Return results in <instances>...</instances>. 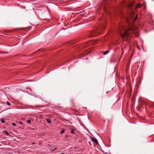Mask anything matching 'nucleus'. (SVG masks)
<instances>
[{
	"label": "nucleus",
	"mask_w": 154,
	"mask_h": 154,
	"mask_svg": "<svg viewBox=\"0 0 154 154\" xmlns=\"http://www.w3.org/2000/svg\"><path fill=\"white\" fill-rule=\"evenodd\" d=\"M4 31V32H8V31L6 30H5V31Z\"/></svg>",
	"instance_id": "nucleus-22"
},
{
	"label": "nucleus",
	"mask_w": 154,
	"mask_h": 154,
	"mask_svg": "<svg viewBox=\"0 0 154 154\" xmlns=\"http://www.w3.org/2000/svg\"><path fill=\"white\" fill-rule=\"evenodd\" d=\"M91 138L92 142H93L94 144L95 143L96 144H97L98 141L96 138L94 137H91Z\"/></svg>",
	"instance_id": "nucleus-6"
},
{
	"label": "nucleus",
	"mask_w": 154,
	"mask_h": 154,
	"mask_svg": "<svg viewBox=\"0 0 154 154\" xmlns=\"http://www.w3.org/2000/svg\"><path fill=\"white\" fill-rule=\"evenodd\" d=\"M1 121H2V123H5V122L4 120V119H2L1 120Z\"/></svg>",
	"instance_id": "nucleus-17"
},
{
	"label": "nucleus",
	"mask_w": 154,
	"mask_h": 154,
	"mask_svg": "<svg viewBox=\"0 0 154 154\" xmlns=\"http://www.w3.org/2000/svg\"><path fill=\"white\" fill-rule=\"evenodd\" d=\"M3 133L4 134H6L8 135H9V134L8 133V132L7 131H3Z\"/></svg>",
	"instance_id": "nucleus-8"
},
{
	"label": "nucleus",
	"mask_w": 154,
	"mask_h": 154,
	"mask_svg": "<svg viewBox=\"0 0 154 154\" xmlns=\"http://www.w3.org/2000/svg\"><path fill=\"white\" fill-rule=\"evenodd\" d=\"M7 103L8 106H10L11 105V104L8 101L7 102Z\"/></svg>",
	"instance_id": "nucleus-13"
},
{
	"label": "nucleus",
	"mask_w": 154,
	"mask_h": 154,
	"mask_svg": "<svg viewBox=\"0 0 154 154\" xmlns=\"http://www.w3.org/2000/svg\"><path fill=\"white\" fill-rule=\"evenodd\" d=\"M56 149V148H55L54 149L50 150V151H54V150H55Z\"/></svg>",
	"instance_id": "nucleus-18"
},
{
	"label": "nucleus",
	"mask_w": 154,
	"mask_h": 154,
	"mask_svg": "<svg viewBox=\"0 0 154 154\" xmlns=\"http://www.w3.org/2000/svg\"><path fill=\"white\" fill-rule=\"evenodd\" d=\"M109 1L108 0H105L103 2V5H104L103 9L105 11H106L108 5L109 4Z\"/></svg>",
	"instance_id": "nucleus-4"
},
{
	"label": "nucleus",
	"mask_w": 154,
	"mask_h": 154,
	"mask_svg": "<svg viewBox=\"0 0 154 154\" xmlns=\"http://www.w3.org/2000/svg\"><path fill=\"white\" fill-rule=\"evenodd\" d=\"M85 15V13H82V14H81L80 15L81 16H84V15Z\"/></svg>",
	"instance_id": "nucleus-15"
},
{
	"label": "nucleus",
	"mask_w": 154,
	"mask_h": 154,
	"mask_svg": "<svg viewBox=\"0 0 154 154\" xmlns=\"http://www.w3.org/2000/svg\"><path fill=\"white\" fill-rule=\"evenodd\" d=\"M32 144H34V143H32Z\"/></svg>",
	"instance_id": "nucleus-25"
},
{
	"label": "nucleus",
	"mask_w": 154,
	"mask_h": 154,
	"mask_svg": "<svg viewBox=\"0 0 154 154\" xmlns=\"http://www.w3.org/2000/svg\"><path fill=\"white\" fill-rule=\"evenodd\" d=\"M12 125L14 126H15L16 125V124L14 123H13Z\"/></svg>",
	"instance_id": "nucleus-20"
},
{
	"label": "nucleus",
	"mask_w": 154,
	"mask_h": 154,
	"mask_svg": "<svg viewBox=\"0 0 154 154\" xmlns=\"http://www.w3.org/2000/svg\"><path fill=\"white\" fill-rule=\"evenodd\" d=\"M109 52V51H106L103 52V54L104 55H106L107 53H108Z\"/></svg>",
	"instance_id": "nucleus-9"
},
{
	"label": "nucleus",
	"mask_w": 154,
	"mask_h": 154,
	"mask_svg": "<svg viewBox=\"0 0 154 154\" xmlns=\"http://www.w3.org/2000/svg\"><path fill=\"white\" fill-rule=\"evenodd\" d=\"M46 120L48 122V123H50L51 122V120L50 119H46Z\"/></svg>",
	"instance_id": "nucleus-7"
},
{
	"label": "nucleus",
	"mask_w": 154,
	"mask_h": 154,
	"mask_svg": "<svg viewBox=\"0 0 154 154\" xmlns=\"http://www.w3.org/2000/svg\"><path fill=\"white\" fill-rule=\"evenodd\" d=\"M122 54H123V50L122 49Z\"/></svg>",
	"instance_id": "nucleus-23"
},
{
	"label": "nucleus",
	"mask_w": 154,
	"mask_h": 154,
	"mask_svg": "<svg viewBox=\"0 0 154 154\" xmlns=\"http://www.w3.org/2000/svg\"><path fill=\"white\" fill-rule=\"evenodd\" d=\"M129 31V30H125L124 33H122V32L120 31L119 33L120 35L124 40H126L129 38L130 37V34Z\"/></svg>",
	"instance_id": "nucleus-1"
},
{
	"label": "nucleus",
	"mask_w": 154,
	"mask_h": 154,
	"mask_svg": "<svg viewBox=\"0 0 154 154\" xmlns=\"http://www.w3.org/2000/svg\"><path fill=\"white\" fill-rule=\"evenodd\" d=\"M24 29V28H20L16 29H14L12 30H9L8 31V32L12 33L13 31H16L18 30H22Z\"/></svg>",
	"instance_id": "nucleus-5"
},
{
	"label": "nucleus",
	"mask_w": 154,
	"mask_h": 154,
	"mask_svg": "<svg viewBox=\"0 0 154 154\" xmlns=\"http://www.w3.org/2000/svg\"><path fill=\"white\" fill-rule=\"evenodd\" d=\"M130 17L131 19H130V18H129V19H127V21L128 22H129L130 21L131 23H134L135 20H136L137 16L136 14H134L133 12H131V14Z\"/></svg>",
	"instance_id": "nucleus-2"
},
{
	"label": "nucleus",
	"mask_w": 154,
	"mask_h": 154,
	"mask_svg": "<svg viewBox=\"0 0 154 154\" xmlns=\"http://www.w3.org/2000/svg\"><path fill=\"white\" fill-rule=\"evenodd\" d=\"M64 130H63L61 131V134H63V133H64Z\"/></svg>",
	"instance_id": "nucleus-19"
},
{
	"label": "nucleus",
	"mask_w": 154,
	"mask_h": 154,
	"mask_svg": "<svg viewBox=\"0 0 154 154\" xmlns=\"http://www.w3.org/2000/svg\"><path fill=\"white\" fill-rule=\"evenodd\" d=\"M101 28H103V30L105 28V26L104 25H103L102 26H101Z\"/></svg>",
	"instance_id": "nucleus-14"
},
{
	"label": "nucleus",
	"mask_w": 154,
	"mask_h": 154,
	"mask_svg": "<svg viewBox=\"0 0 154 154\" xmlns=\"http://www.w3.org/2000/svg\"><path fill=\"white\" fill-rule=\"evenodd\" d=\"M141 6V5L140 4H139L137 6V8H140Z\"/></svg>",
	"instance_id": "nucleus-11"
},
{
	"label": "nucleus",
	"mask_w": 154,
	"mask_h": 154,
	"mask_svg": "<svg viewBox=\"0 0 154 154\" xmlns=\"http://www.w3.org/2000/svg\"><path fill=\"white\" fill-rule=\"evenodd\" d=\"M19 123L21 125L23 124L22 122H20Z\"/></svg>",
	"instance_id": "nucleus-21"
},
{
	"label": "nucleus",
	"mask_w": 154,
	"mask_h": 154,
	"mask_svg": "<svg viewBox=\"0 0 154 154\" xmlns=\"http://www.w3.org/2000/svg\"><path fill=\"white\" fill-rule=\"evenodd\" d=\"M132 6V4L131 3H129L128 4V8H131Z\"/></svg>",
	"instance_id": "nucleus-10"
},
{
	"label": "nucleus",
	"mask_w": 154,
	"mask_h": 154,
	"mask_svg": "<svg viewBox=\"0 0 154 154\" xmlns=\"http://www.w3.org/2000/svg\"><path fill=\"white\" fill-rule=\"evenodd\" d=\"M59 154H64V153H60Z\"/></svg>",
	"instance_id": "nucleus-24"
},
{
	"label": "nucleus",
	"mask_w": 154,
	"mask_h": 154,
	"mask_svg": "<svg viewBox=\"0 0 154 154\" xmlns=\"http://www.w3.org/2000/svg\"><path fill=\"white\" fill-rule=\"evenodd\" d=\"M70 132L72 134H74V130L73 129H72L70 131Z\"/></svg>",
	"instance_id": "nucleus-12"
},
{
	"label": "nucleus",
	"mask_w": 154,
	"mask_h": 154,
	"mask_svg": "<svg viewBox=\"0 0 154 154\" xmlns=\"http://www.w3.org/2000/svg\"><path fill=\"white\" fill-rule=\"evenodd\" d=\"M31 121L30 120H27V122L28 123H30Z\"/></svg>",
	"instance_id": "nucleus-16"
},
{
	"label": "nucleus",
	"mask_w": 154,
	"mask_h": 154,
	"mask_svg": "<svg viewBox=\"0 0 154 154\" xmlns=\"http://www.w3.org/2000/svg\"><path fill=\"white\" fill-rule=\"evenodd\" d=\"M101 30L98 29L96 31H92L90 32V36L94 37L97 35L101 33Z\"/></svg>",
	"instance_id": "nucleus-3"
}]
</instances>
